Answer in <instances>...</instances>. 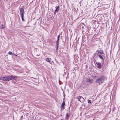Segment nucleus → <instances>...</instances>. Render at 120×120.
I'll return each mask as SVG.
<instances>
[{
    "instance_id": "nucleus-1",
    "label": "nucleus",
    "mask_w": 120,
    "mask_h": 120,
    "mask_svg": "<svg viewBox=\"0 0 120 120\" xmlns=\"http://www.w3.org/2000/svg\"><path fill=\"white\" fill-rule=\"evenodd\" d=\"M105 79L104 77H101L96 79L95 82L97 83L100 85L103 83Z\"/></svg>"
},
{
    "instance_id": "nucleus-2",
    "label": "nucleus",
    "mask_w": 120,
    "mask_h": 120,
    "mask_svg": "<svg viewBox=\"0 0 120 120\" xmlns=\"http://www.w3.org/2000/svg\"><path fill=\"white\" fill-rule=\"evenodd\" d=\"M0 79L1 80L4 81H9L10 80L9 75L1 77L0 78Z\"/></svg>"
},
{
    "instance_id": "nucleus-3",
    "label": "nucleus",
    "mask_w": 120,
    "mask_h": 120,
    "mask_svg": "<svg viewBox=\"0 0 120 120\" xmlns=\"http://www.w3.org/2000/svg\"><path fill=\"white\" fill-rule=\"evenodd\" d=\"M77 99H78V100L82 102H83L84 101V99L82 97H81L80 96H78L77 97Z\"/></svg>"
},
{
    "instance_id": "nucleus-4",
    "label": "nucleus",
    "mask_w": 120,
    "mask_h": 120,
    "mask_svg": "<svg viewBox=\"0 0 120 120\" xmlns=\"http://www.w3.org/2000/svg\"><path fill=\"white\" fill-rule=\"evenodd\" d=\"M9 78L10 80L12 79H15L17 78V77L16 76L13 75H9Z\"/></svg>"
},
{
    "instance_id": "nucleus-5",
    "label": "nucleus",
    "mask_w": 120,
    "mask_h": 120,
    "mask_svg": "<svg viewBox=\"0 0 120 120\" xmlns=\"http://www.w3.org/2000/svg\"><path fill=\"white\" fill-rule=\"evenodd\" d=\"M20 12L21 16H23L24 10L22 8H21L20 9Z\"/></svg>"
},
{
    "instance_id": "nucleus-6",
    "label": "nucleus",
    "mask_w": 120,
    "mask_h": 120,
    "mask_svg": "<svg viewBox=\"0 0 120 120\" xmlns=\"http://www.w3.org/2000/svg\"><path fill=\"white\" fill-rule=\"evenodd\" d=\"M60 36L59 35L58 36L57 38V40L56 42V44L57 47H58V43L59 42V41Z\"/></svg>"
},
{
    "instance_id": "nucleus-7",
    "label": "nucleus",
    "mask_w": 120,
    "mask_h": 120,
    "mask_svg": "<svg viewBox=\"0 0 120 120\" xmlns=\"http://www.w3.org/2000/svg\"><path fill=\"white\" fill-rule=\"evenodd\" d=\"M65 105V102L64 101H63V103L61 105V110H62L64 109V107Z\"/></svg>"
},
{
    "instance_id": "nucleus-8",
    "label": "nucleus",
    "mask_w": 120,
    "mask_h": 120,
    "mask_svg": "<svg viewBox=\"0 0 120 120\" xmlns=\"http://www.w3.org/2000/svg\"><path fill=\"white\" fill-rule=\"evenodd\" d=\"M86 81L91 83H92L93 82V81L92 79H87Z\"/></svg>"
},
{
    "instance_id": "nucleus-9",
    "label": "nucleus",
    "mask_w": 120,
    "mask_h": 120,
    "mask_svg": "<svg viewBox=\"0 0 120 120\" xmlns=\"http://www.w3.org/2000/svg\"><path fill=\"white\" fill-rule=\"evenodd\" d=\"M59 9V7L58 6H57L56 7V8L55 11V12H57L58 11Z\"/></svg>"
},
{
    "instance_id": "nucleus-10",
    "label": "nucleus",
    "mask_w": 120,
    "mask_h": 120,
    "mask_svg": "<svg viewBox=\"0 0 120 120\" xmlns=\"http://www.w3.org/2000/svg\"><path fill=\"white\" fill-rule=\"evenodd\" d=\"M98 56L99 58L101 59L103 61V58L100 55H99Z\"/></svg>"
},
{
    "instance_id": "nucleus-11",
    "label": "nucleus",
    "mask_w": 120,
    "mask_h": 120,
    "mask_svg": "<svg viewBox=\"0 0 120 120\" xmlns=\"http://www.w3.org/2000/svg\"><path fill=\"white\" fill-rule=\"evenodd\" d=\"M45 60L47 62H50V60L49 58H46L45 59Z\"/></svg>"
},
{
    "instance_id": "nucleus-12",
    "label": "nucleus",
    "mask_w": 120,
    "mask_h": 120,
    "mask_svg": "<svg viewBox=\"0 0 120 120\" xmlns=\"http://www.w3.org/2000/svg\"><path fill=\"white\" fill-rule=\"evenodd\" d=\"M0 28L1 29H3L4 28V27L3 25H1L0 26Z\"/></svg>"
},
{
    "instance_id": "nucleus-13",
    "label": "nucleus",
    "mask_w": 120,
    "mask_h": 120,
    "mask_svg": "<svg viewBox=\"0 0 120 120\" xmlns=\"http://www.w3.org/2000/svg\"><path fill=\"white\" fill-rule=\"evenodd\" d=\"M97 51H98V52L99 53L101 54H102L103 53L101 51L97 50Z\"/></svg>"
},
{
    "instance_id": "nucleus-14",
    "label": "nucleus",
    "mask_w": 120,
    "mask_h": 120,
    "mask_svg": "<svg viewBox=\"0 0 120 120\" xmlns=\"http://www.w3.org/2000/svg\"><path fill=\"white\" fill-rule=\"evenodd\" d=\"M96 64L98 65H101V63L98 62H96Z\"/></svg>"
},
{
    "instance_id": "nucleus-15",
    "label": "nucleus",
    "mask_w": 120,
    "mask_h": 120,
    "mask_svg": "<svg viewBox=\"0 0 120 120\" xmlns=\"http://www.w3.org/2000/svg\"><path fill=\"white\" fill-rule=\"evenodd\" d=\"M12 54V52H9L8 53L9 55H11Z\"/></svg>"
},
{
    "instance_id": "nucleus-16",
    "label": "nucleus",
    "mask_w": 120,
    "mask_h": 120,
    "mask_svg": "<svg viewBox=\"0 0 120 120\" xmlns=\"http://www.w3.org/2000/svg\"><path fill=\"white\" fill-rule=\"evenodd\" d=\"M22 19L23 21H24L25 20L23 19V16H21Z\"/></svg>"
},
{
    "instance_id": "nucleus-17",
    "label": "nucleus",
    "mask_w": 120,
    "mask_h": 120,
    "mask_svg": "<svg viewBox=\"0 0 120 120\" xmlns=\"http://www.w3.org/2000/svg\"><path fill=\"white\" fill-rule=\"evenodd\" d=\"M101 65H98V68H101Z\"/></svg>"
},
{
    "instance_id": "nucleus-18",
    "label": "nucleus",
    "mask_w": 120,
    "mask_h": 120,
    "mask_svg": "<svg viewBox=\"0 0 120 120\" xmlns=\"http://www.w3.org/2000/svg\"><path fill=\"white\" fill-rule=\"evenodd\" d=\"M88 103H91V101L90 100H88Z\"/></svg>"
},
{
    "instance_id": "nucleus-19",
    "label": "nucleus",
    "mask_w": 120,
    "mask_h": 120,
    "mask_svg": "<svg viewBox=\"0 0 120 120\" xmlns=\"http://www.w3.org/2000/svg\"><path fill=\"white\" fill-rule=\"evenodd\" d=\"M97 77V76H93V78L94 79H95L96 77Z\"/></svg>"
},
{
    "instance_id": "nucleus-20",
    "label": "nucleus",
    "mask_w": 120,
    "mask_h": 120,
    "mask_svg": "<svg viewBox=\"0 0 120 120\" xmlns=\"http://www.w3.org/2000/svg\"><path fill=\"white\" fill-rule=\"evenodd\" d=\"M14 55H15V56H17V55H15V54H14Z\"/></svg>"
},
{
    "instance_id": "nucleus-21",
    "label": "nucleus",
    "mask_w": 120,
    "mask_h": 120,
    "mask_svg": "<svg viewBox=\"0 0 120 120\" xmlns=\"http://www.w3.org/2000/svg\"><path fill=\"white\" fill-rule=\"evenodd\" d=\"M68 116V114H66V116Z\"/></svg>"
},
{
    "instance_id": "nucleus-22",
    "label": "nucleus",
    "mask_w": 120,
    "mask_h": 120,
    "mask_svg": "<svg viewBox=\"0 0 120 120\" xmlns=\"http://www.w3.org/2000/svg\"><path fill=\"white\" fill-rule=\"evenodd\" d=\"M62 120V119H61V120Z\"/></svg>"
}]
</instances>
